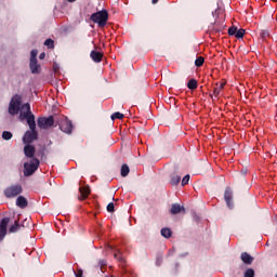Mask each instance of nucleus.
I'll list each match as a JSON object with an SVG mask.
<instances>
[{"mask_svg": "<svg viewBox=\"0 0 277 277\" xmlns=\"http://www.w3.org/2000/svg\"><path fill=\"white\" fill-rule=\"evenodd\" d=\"M23 97L21 95H15L12 97L9 104V114L11 116H16L19 113V120H26L29 129L36 127V116L31 113V106L26 103L23 104Z\"/></svg>", "mask_w": 277, "mask_h": 277, "instance_id": "f257e3e1", "label": "nucleus"}, {"mask_svg": "<svg viewBox=\"0 0 277 277\" xmlns=\"http://www.w3.org/2000/svg\"><path fill=\"white\" fill-rule=\"evenodd\" d=\"M38 166H40V160L38 158H30L24 163V175L31 176L36 170H38Z\"/></svg>", "mask_w": 277, "mask_h": 277, "instance_id": "f03ea898", "label": "nucleus"}, {"mask_svg": "<svg viewBox=\"0 0 277 277\" xmlns=\"http://www.w3.org/2000/svg\"><path fill=\"white\" fill-rule=\"evenodd\" d=\"M108 18L109 14L107 11H100L91 15V21H93V23H97L98 27H105Z\"/></svg>", "mask_w": 277, "mask_h": 277, "instance_id": "7ed1b4c3", "label": "nucleus"}, {"mask_svg": "<svg viewBox=\"0 0 277 277\" xmlns=\"http://www.w3.org/2000/svg\"><path fill=\"white\" fill-rule=\"evenodd\" d=\"M57 123L61 131H63V133H67L68 135L72 133V122H70V120H68L67 117L65 116L57 117Z\"/></svg>", "mask_w": 277, "mask_h": 277, "instance_id": "20e7f679", "label": "nucleus"}, {"mask_svg": "<svg viewBox=\"0 0 277 277\" xmlns=\"http://www.w3.org/2000/svg\"><path fill=\"white\" fill-rule=\"evenodd\" d=\"M35 140H38V132L36 131V123L34 129L30 128V131H27L23 137L24 144H31Z\"/></svg>", "mask_w": 277, "mask_h": 277, "instance_id": "39448f33", "label": "nucleus"}, {"mask_svg": "<svg viewBox=\"0 0 277 277\" xmlns=\"http://www.w3.org/2000/svg\"><path fill=\"white\" fill-rule=\"evenodd\" d=\"M54 122H55V120L51 116L48 117V118L47 117H40L38 119V127L40 129H49V128L53 127Z\"/></svg>", "mask_w": 277, "mask_h": 277, "instance_id": "423d86ee", "label": "nucleus"}, {"mask_svg": "<svg viewBox=\"0 0 277 277\" xmlns=\"http://www.w3.org/2000/svg\"><path fill=\"white\" fill-rule=\"evenodd\" d=\"M22 192H23V187H21V185H14V186L8 187L4 190V195L6 196V198H14L18 196V194H21Z\"/></svg>", "mask_w": 277, "mask_h": 277, "instance_id": "0eeeda50", "label": "nucleus"}, {"mask_svg": "<svg viewBox=\"0 0 277 277\" xmlns=\"http://www.w3.org/2000/svg\"><path fill=\"white\" fill-rule=\"evenodd\" d=\"M8 224H10V217H4L0 222V241H3L8 235Z\"/></svg>", "mask_w": 277, "mask_h": 277, "instance_id": "6e6552de", "label": "nucleus"}, {"mask_svg": "<svg viewBox=\"0 0 277 277\" xmlns=\"http://www.w3.org/2000/svg\"><path fill=\"white\" fill-rule=\"evenodd\" d=\"M27 145L24 147V154L27 159H36L34 155H36V147L34 145H29V143H26Z\"/></svg>", "mask_w": 277, "mask_h": 277, "instance_id": "1a4fd4ad", "label": "nucleus"}, {"mask_svg": "<svg viewBox=\"0 0 277 277\" xmlns=\"http://www.w3.org/2000/svg\"><path fill=\"white\" fill-rule=\"evenodd\" d=\"M29 66L32 75H40L41 67L38 64V60H30Z\"/></svg>", "mask_w": 277, "mask_h": 277, "instance_id": "9d476101", "label": "nucleus"}, {"mask_svg": "<svg viewBox=\"0 0 277 277\" xmlns=\"http://www.w3.org/2000/svg\"><path fill=\"white\" fill-rule=\"evenodd\" d=\"M80 200H85L90 196V186H80Z\"/></svg>", "mask_w": 277, "mask_h": 277, "instance_id": "9b49d317", "label": "nucleus"}, {"mask_svg": "<svg viewBox=\"0 0 277 277\" xmlns=\"http://www.w3.org/2000/svg\"><path fill=\"white\" fill-rule=\"evenodd\" d=\"M90 55L93 62L100 63L103 60V53L101 52L92 51Z\"/></svg>", "mask_w": 277, "mask_h": 277, "instance_id": "f8f14e48", "label": "nucleus"}, {"mask_svg": "<svg viewBox=\"0 0 277 277\" xmlns=\"http://www.w3.org/2000/svg\"><path fill=\"white\" fill-rule=\"evenodd\" d=\"M181 211H185V208L184 207H181V205H172L171 207V213L172 215H176L177 213H181Z\"/></svg>", "mask_w": 277, "mask_h": 277, "instance_id": "ddd939ff", "label": "nucleus"}, {"mask_svg": "<svg viewBox=\"0 0 277 277\" xmlns=\"http://www.w3.org/2000/svg\"><path fill=\"white\" fill-rule=\"evenodd\" d=\"M241 261L246 263V265H251L252 261H254L253 258H251L250 254H248L247 252H243L241 254Z\"/></svg>", "mask_w": 277, "mask_h": 277, "instance_id": "4468645a", "label": "nucleus"}, {"mask_svg": "<svg viewBox=\"0 0 277 277\" xmlns=\"http://www.w3.org/2000/svg\"><path fill=\"white\" fill-rule=\"evenodd\" d=\"M224 198L227 202V206L230 207V200H233V190H230V188H226Z\"/></svg>", "mask_w": 277, "mask_h": 277, "instance_id": "2eb2a0df", "label": "nucleus"}, {"mask_svg": "<svg viewBox=\"0 0 277 277\" xmlns=\"http://www.w3.org/2000/svg\"><path fill=\"white\" fill-rule=\"evenodd\" d=\"M16 205L21 209H25V207H27V199L23 196H19V197H17Z\"/></svg>", "mask_w": 277, "mask_h": 277, "instance_id": "dca6fc26", "label": "nucleus"}, {"mask_svg": "<svg viewBox=\"0 0 277 277\" xmlns=\"http://www.w3.org/2000/svg\"><path fill=\"white\" fill-rule=\"evenodd\" d=\"M187 88L189 90H196V88H198V81H196V79H190L187 83Z\"/></svg>", "mask_w": 277, "mask_h": 277, "instance_id": "f3484780", "label": "nucleus"}, {"mask_svg": "<svg viewBox=\"0 0 277 277\" xmlns=\"http://www.w3.org/2000/svg\"><path fill=\"white\" fill-rule=\"evenodd\" d=\"M162 237H166V239L172 237V230L170 228H162L161 229Z\"/></svg>", "mask_w": 277, "mask_h": 277, "instance_id": "a211bd4d", "label": "nucleus"}, {"mask_svg": "<svg viewBox=\"0 0 277 277\" xmlns=\"http://www.w3.org/2000/svg\"><path fill=\"white\" fill-rule=\"evenodd\" d=\"M129 172H130L129 166L123 164L121 167V176H129Z\"/></svg>", "mask_w": 277, "mask_h": 277, "instance_id": "6ab92c4d", "label": "nucleus"}, {"mask_svg": "<svg viewBox=\"0 0 277 277\" xmlns=\"http://www.w3.org/2000/svg\"><path fill=\"white\" fill-rule=\"evenodd\" d=\"M21 228V225H18V221H15V223L9 228L10 233H16Z\"/></svg>", "mask_w": 277, "mask_h": 277, "instance_id": "aec40b11", "label": "nucleus"}, {"mask_svg": "<svg viewBox=\"0 0 277 277\" xmlns=\"http://www.w3.org/2000/svg\"><path fill=\"white\" fill-rule=\"evenodd\" d=\"M124 118V115L121 113H115L111 115V120H122Z\"/></svg>", "mask_w": 277, "mask_h": 277, "instance_id": "412c9836", "label": "nucleus"}, {"mask_svg": "<svg viewBox=\"0 0 277 277\" xmlns=\"http://www.w3.org/2000/svg\"><path fill=\"white\" fill-rule=\"evenodd\" d=\"M202 64H205V57L199 56L197 57V60L195 61V65L200 68V66H202Z\"/></svg>", "mask_w": 277, "mask_h": 277, "instance_id": "4be33fe9", "label": "nucleus"}, {"mask_svg": "<svg viewBox=\"0 0 277 277\" xmlns=\"http://www.w3.org/2000/svg\"><path fill=\"white\" fill-rule=\"evenodd\" d=\"M179 183H181V176L173 175L172 179H171V184L179 185Z\"/></svg>", "mask_w": 277, "mask_h": 277, "instance_id": "5701e85b", "label": "nucleus"}, {"mask_svg": "<svg viewBox=\"0 0 277 277\" xmlns=\"http://www.w3.org/2000/svg\"><path fill=\"white\" fill-rule=\"evenodd\" d=\"M237 38H243V36H246V30L245 29H239L236 30V35Z\"/></svg>", "mask_w": 277, "mask_h": 277, "instance_id": "b1692460", "label": "nucleus"}, {"mask_svg": "<svg viewBox=\"0 0 277 277\" xmlns=\"http://www.w3.org/2000/svg\"><path fill=\"white\" fill-rule=\"evenodd\" d=\"M44 45L48 47V49H53L54 41L52 39H48L45 40Z\"/></svg>", "mask_w": 277, "mask_h": 277, "instance_id": "393cba45", "label": "nucleus"}, {"mask_svg": "<svg viewBox=\"0 0 277 277\" xmlns=\"http://www.w3.org/2000/svg\"><path fill=\"white\" fill-rule=\"evenodd\" d=\"M2 137H3L4 140H12V132H10V131H4V132L2 133Z\"/></svg>", "mask_w": 277, "mask_h": 277, "instance_id": "a878e982", "label": "nucleus"}, {"mask_svg": "<svg viewBox=\"0 0 277 277\" xmlns=\"http://www.w3.org/2000/svg\"><path fill=\"white\" fill-rule=\"evenodd\" d=\"M245 277H254V269L249 268L245 272Z\"/></svg>", "mask_w": 277, "mask_h": 277, "instance_id": "bb28decb", "label": "nucleus"}, {"mask_svg": "<svg viewBox=\"0 0 277 277\" xmlns=\"http://www.w3.org/2000/svg\"><path fill=\"white\" fill-rule=\"evenodd\" d=\"M261 38L265 40V38H269V31L268 30H262L260 34Z\"/></svg>", "mask_w": 277, "mask_h": 277, "instance_id": "cd10ccee", "label": "nucleus"}, {"mask_svg": "<svg viewBox=\"0 0 277 277\" xmlns=\"http://www.w3.org/2000/svg\"><path fill=\"white\" fill-rule=\"evenodd\" d=\"M228 34H229V36H236V34H237V27H230V28L228 29Z\"/></svg>", "mask_w": 277, "mask_h": 277, "instance_id": "c85d7f7f", "label": "nucleus"}, {"mask_svg": "<svg viewBox=\"0 0 277 277\" xmlns=\"http://www.w3.org/2000/svg\"><path fill=\"white\" fill-rule=\"evenodd\" d=\"M38 56V50H32L30 52V60H37L36 57Z\"/></svg>", "mask_w": 277, "mask_h": 277, "instance_id": "c756f323", "label": "nucleus"}, {"mask_svg": "<svg viewBox=\"0 0 277 277\" xmlns=\"http://www.w3.org/2000/svg\"><path fill=\"white\" fill-rule=\"evenodd\" d=\"M114 202H110V203H108V206H107V211H108V213H114Z\"/></svg>", "mask_w": 277, "mask_h": 277, "instance_id": "7c9ffc66", "label": "nucleus"}, {"mask_svg": "<svg viewBox=\"0 0 277 277\" xmlns=\"http://www.w3.org/2000/svg\"><path fill=\"white\" fill-rule=\"evenodd\" d=\"M189 183V175H185L182 180V185H187Z\"/></svg>", "mask_w": 277, "mask_h": 277, "instance_id": "2f4dec72", "label": "nucleus"}, {"mask_svg": "<svg viewBox=\"0 0 277 277\" xmlns=\"http://www.w3.org/2000/svg\"><path fill=\"white\" fill-rule=\"evenodd\" d=\"M76 277H83V271L82 269H78L77 273H75Z\"/></svg>", "mask_w": 277, "mask_h": 277, "instance_id": "473e14b6", "label": "nucleus"}, {"mask_svg": "<svg viewBox=\"0 0 277 277\" xmlns=\"http://www.w3.org/2000/svg\"><path fill=\"white\" fill-rule=\"evenodd\" d=\"M220 89L219 88H215L214 89V96H220Z\"/></svg>", "mask_w": 277, "mask_h": 277, "instance_id": "72a5a7b5", "label": "nucleus"}, {"mask_svg": "<svg viewBox=\"0 0 277 277\" xmlns=\"http://www.w3.org/2000/svg\"><path fill=\"white\" fill-rule=\"evenodd\" d=\"M44 57H47V54H44V53H41V54L39 55V60H44Z\"/></svg>", "mask_w": 277, "mask_h": 277, "instance_id": "f704fd0d", "label": "nucleus"}, {"mask_svg": "<svg viewBox=\"0 0 277 277\" xmlns=\"http://www.w3.org/2000/svg\"><path fill=\"white\" fill-rule=\"evenodd\" d=\"M101 265H102V267H105V265H107V263L105 261H102Z\"/></svg>", "mask_w": 277, "mask_h": 277, "instance_id": "c9c22d12", "label": "nucleus"}, {"mask_svg": "<svg viewBox=\"0 0 277 277\" xmlns=\"http://www.w3.org/2000/svg\"><path fill=\"white\" fill-rule=\"evenodd\" d=\"M115 259H120V254L119 253H115Z\"/></svg>", "mask_w": 277, "mask_h": 277, "instance_id": "e433bc0d", "label": "nucleus"}, {"mask_svg": "<svg viewBox=\"0 0 277 277\" xmlns=\"http://www.w3.org/2000/svg\"><path fill=\"white\" fill-rule=\"evenodd\" d=\"M159 0H151V3L155 5V3H158Z\"/></svg>", "mask_w": 277, "mask_h": 277, "instance_id": "4c0bfd02", "label": "nucleus"}, {"mask_svg": "<svg viewBox=\"0 0 277 277\" xmlns=\"http://www.w3.org/2000/svg\"><path fill=\"white\" fill-rule=\"evenodd\" d=\"M69 3H75L77 0H67Z\"/></svg>", "mask_w": 277, "mask_h": 277, "instance_id": "58836bf2", "label": "nucleus"}, {"mask_svg": "<svg viewBox=\"0 0 277 277\" xmlns=\"http://www.w3.org/2000/svg\"><path fill=\"white\" fill-rule=\"evenodd\" d=\"M220 87H221V89H224V83H221Z\"/></svg>", "mask_w": 277, "mask_h": 277, "instance_id": "ea45409f", "label": "nucleus"}, {"mask_svg": "<svg viewBox=\"0 0 277 277\" xmlns=\"http://www.w3.org/2000/svg\"><path fill=\"white\" fill-rule=\"evenodd\" d=\"M217 89H219L221 92H222V90H223L222 87H217Z\"/></svg>", "mask_w": 277, "mask_h": 277, "instance_id": "a19ab883", "label": "nucleus"}, {"mask_svg": "<svg viewBox=\"0 0 277 277\" xmlns=\"http://www.w3.org/2000/svg\"><path fill=\"white\" fill-rule=\"evenodd\" d=\"M276 277H277V274H276Z\"/></svg>", "mask_w": 277, "mask_h": 277, "instance_id": "79ce46f5", "label": "nucleus"}]
</instances>
